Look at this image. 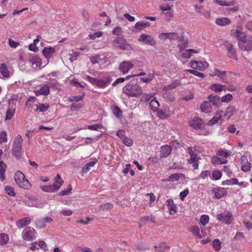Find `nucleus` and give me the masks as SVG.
Returning <instances> with one entry per match:
<instances>
[{"label":"nucleus","mask_w":252,"mask_h":252,"mask_svg":"<svg viewBox=\"0 0 252 252\" xmlns=\"http://www.w3.org/2000/svg\"><path fill=\"white\" fill-rule=\"evenodd\" d=\"M230 35L237 39L238 46L241 50L248 52L252 50V36L246 34L239 29L232 30Z\"/></svg>","instance_id":"f257e3e1"},{"label":"nucleus","mask_w":252,"mask_h":252,"mask_svg":"<svg viewBox=\"0 0 252 252\" xmlns=\"http://www.w3.org/2000/svg\"><path fill=\"white\" fill-rule=\"evenodd\" d=\"M123 92L129 96L136 97L142 94V90L136 83H129L124 87Z\"/></svg>","instance_id":"f03ea898"},{"label":"nucleus","mask_w":252,"mask_h":252,"mask_svg":"<svg viewBox=\"0 0 252 252\" xmlns=\"http://www.w3.org/2000/svg\"><path fill=\"white\" fill-rule=\"evenodd\" d=\"M84 79L88 80L93 85H96L98 87L101 88H105L108 86L111 82L110 77L107 74L104 75L102 78H100L99 79L90 77L89 75H86Z\"/></svg>","instance_id":"7ed1b4c3"},{"label":"nucleus","mask_w":252,"mask_h":252,"mask_svg":"<svg viewBox=\"0 0 252 252\" xmlns=\"http://www.w3.org/2000/svg\"><path fill=\"white\" fill-rule=\"evenodd\" d=\"M23 138L21 135H18L13 142L12 153L16 158H20L21 156L22 144Z\"/></svg>","instance_id":"20e7f679"},{"label":"nucleus","mask_w":252,"mask_h":252,"mask_svg":"<svg viewBox=\"0 0 252 252\" xmlns=\"http://www.w3.org/2000/svg\"><path fill=\"white\" fill-rule=\"evenodd\" d=\"M14 179L18 185L21 188L29 189L31 185L26 179L24 174L20 171H17L14 175Z\"/></svg>","instance_id":"39448f33"},{"label":"nucleus","mask_w":252,"mask_h":252,"mask_svg":"<svg viewBox=\"0 0 252 252\" xmlns=\"http://www.w3.org/2000/svg\"><path fill=\"white\" fill-rule=\"evenodd\" d=\"M218 98L217 95H209L208 97V101H204L200 105L202 111L205 113L211 112L212 110V104L216 105L215 100Z\"/></svg>","instance_id":"423d86ee"},{"label":"nucleus","mask_w":252,"mask_h":252,"mask_svg":"<svg viewBox=\"0 0 252 252\" xmlns=\"http://www.w3.org/2000/svg\"><path fill=\"white\" fill-rule=\"evenodd\" d=\"M22 237L24 240L31 241L37 238V234L34 229L31 227H27L23 230Z\"/></svg>","instance_id":"0eeeda50"},{"label":"nucleus","mask_w":252,"mask_h":252,"mask_svg":"<svg viewBox=\"0 0 252 252\" xmlns=\"http://www.w3.org/2000/svg\"><path fill=\"white\" fill-rule=\"evenodd\" d=\"M138 41L144 45L154 46L157 42L155 38L151 35L146 33H143L140 35L138 38Z\"/></svg>","instance_id":"6e6552de"},{"label":"nucleus","mask_w":252,"mask_h":252,"mask_svg":"<svg viewBox=\"0 0 252 252\" xmlns=\"http://www.w3.org/2000/svg\"><path fill=\"white\" fill-rule=\"evenodd\" d=\"M27 63L34 70H39L41 65V59L37 55H31L29 57Z\"/></svg>","instance_id":"1a4fd4ad"},{"label":"nucleus","mask_w":252,"mask_h":252,"mask_svg":"<svg viewBox=\"0 0 252 252\" xmlns=\"http://www.w3.org/2000/svg\"><path fill=\"white\" fill-rule=\"evenodd\" d=\"M217 219L226 224H230L233 220L232 214L230 212L225 211L221 214H218Z\"/></svg>","instance_id":"9d476101"},{"label":"nucleus","mask_w":252,"mask_h":252,"mask_svg":"<svg viewBox=\"0 0 252 252\" xmlns=\"http://www.w3.org/2000/svg\"><path fill=\"white\" fill-rule=\"evenodd\" d=\"M190 66L193 69L203 71L209 66V63L205 61H193L190 62Z\"/></svg>","instance_id":"9b49d317"},{"label":"nucleus","mask_w":252,"mask_h":252,"mask_svg":"<svg viewBox=\"0 0 252 252\" xmlns=\"http://www.w3.org/2000/svg\"><path fill=\"white\" fill-rule=\"evenodd\" d=\"M134 64L129 61H126L122 62L119 66V70L120 72L123 74L127 73L130 69L133 67Z\"/></svg>","instance_id":"f8f14e48"},{"label":"nucleus","mask_w":252,"mask_h":252,"mask_svg":"<svg viewBox=\"0 0 252 252\" xmlns=\"http://www.w3.org/2000/svg\"><path fill=\"white\" fill-rule=\"evenodd\" d=\"M189 125L190 127L196 130L203 128L205 126L203 121L198 117L195 118L190 121Z\"/></svg>","instance_id":"ddd939ff"},{"label":"nucleus","mask_w":252,"mask_h":252,"mask_svg":"<svg viewBox=\"0 0 252 252\" xmlns=\"http://www.w3.org/2000/svg\"><path fill=\"white\" fill-rule=\"evenodd\" d=\"M90 61L93 64H103L106 63L107 59L103 54H99L91 57Z\"/></svg>","instance_id":"4468645a"},{"label":"nucleus","mask_w":252,"mask_h":252,"mask_svg":"<svg viewBox=\"0 0 252 252\" xmlns=\"http://www.w3.org/2000/svg\"><path fill=\"white\" fill-rule=\"evenodd\" d=\"M9 108H8L6 110L5 120H10L15 113L16 104L14 103L13 99L9 100Z\"/></svg>","instance_id":"2eb2a0df"},{"label":"nucleus","mask_w":252,"mask_h":252,"mask_svg":"<svg viewBox=\"0 0 252 252\" xmlns=\"http://www.w3.org/2000/svg\"><path fill=\"white\" fill-rule=\"evenodd\" d=\"M158 37L159 39L162 40L166 39L175 40L178 39L179 35L176 32H164L159 34Z\"/></svg>","instance_id":"dca6fc26"},{"label":"nucleus","mask_w":252,"mask_h":252,"mask_svg":"<svg viewBox=\"0 0 252 252\" xmlns=\"http://www.w3.org/2000/svg\"><path fill=\"white\" fill-rule=\"evenodd\" d=\"M158 116L162 119H166L171 115V111L169 107L167 105L165 106L163 109H159L158 111Z\"/></svg>","instance_id":"f3484780"},{"label":"nucleus","mask_w":252,"mask_h":252,"mask_svg":"<svg viewBox=\"0 0 252 252\" xmlns=\"http://www.w3.org/2000/svg\"><path fill=\"white\" fill-rule=\"evenodd\" d=\"M38 104V99L34 96H30L26 102V105L30 109H33L37 107Z\"/></svg>","instance_id":"a211bd4d"},{"label":"nucleus","mask_w":252,"mask_h":252,"mask_svg":"<svg viewBox=\"0 0 252 252\" xmlns=\"http://www.w3.org/2000/svg\"><path fill=\"white\" fill-rule=\"evenodd\" d=\"M212 192L214 193L215 197L216 198H220L226 194L225 189L220 187L213 189Z\"/></svg>","instance_id":"6ab92c4d"},{"label":"nucleus","mask_w":252,"mask_h":252,"mask_svg":"<svg viewBox=\"0 0 252 252\" xmlns=\"http://www.w3.org/2000/svg\"><path fill=\"white\" fill-rule=\"evenodd\" d=\"M49 93V87L47 84H44L41 88L34 91L35 94L37 96L40 95H47Z\"/></svg>","instance_id":"aec40b11"},{"label":"nucleus","mask_w":252,"mask_h":252,"mask_svg":"<svg viewBox=\"0 0 252 252\" xmlns=\"http://www.w3.org/2000/svg\"><path fill=\"white\" fill-rule=\"evenodd\" d=\"M44 56L47 59H50L53 57L55 53V48L52 47H44L42 50Z\"/></svg>","instance_id":"412c9836"},{"label":"nucleus","mask_w":252,"mask_h":252,"mask_svg":"<svg viewBox=\"0 0 252 252\" xmlns=\"http://www.w3.org/2000/svg\"><path fill=\"white\" fill-rule=\"evenodd\" d=\"M167 208L169 210V213L171 215H174L177 212V207L175 204L174 203L173 199H169L166 201Z\"/></svg>","instance_id":"4be33fe9"},{"label":"nucleus","mask_w":252,"mask_h":252,"mask_svg":"<svg viewBox=\"0 0 252 252\" xmlns=\"http://www.w3.org/2000/svg\"><path fill=\"white\" fill-rule=\"evenodd\" d=\"M215 23L217 25L223 27L230 25L231 23V20L226 17H221L217 18Z\"/></svg>","instance_id":"5701e85b"},{"label":"nucleus","mask_w":252,"mask_h":252,"mask_svg":"<svg viewBox=\"0 0 252 252\" xmlns=\"http://www.w3.org/2000/svg\"><path fill=\"white\" fill-rule=\"evenodd\" d=\"M181 85V82L179 80H176L172 82L171 84L167 86H164L162 88L163 91H169L170 90L175 89L177 87Z\"/></svg>","instance_id":"b1692460"},{"label":"nucleus","mask_w":252,"mask_h":252,"mask_svg":"<svg viewBox=\"0 0 252 252\" xmlns=\"http://www.w3.org/2000/svg\"><path fill=\"white\" fill-rule=\"evenodd\" d=\"M0 72L4 78H9L10 76L11 72L8 67L4 63L0 64Z\"/></svg>","instance_id":"393cba45"},{"label":"nucleus","mask_w":252,"mask_h":252,"mask_svg":"<svg viewBox=\"0 0 252 252\" xmlns=\"http://www.w3.org/2000/svg\"><path fill=\"white\" fill-rule=\"evenodd\" d=\"M241 161L243 164L241 169L245 172L250 170L251 168V164L247 161V158L246 156H243L241 157Z\"/></svg>","instance_id":"a878e982"},{"label":"nucleus","mask_w":252,"mask_h":252,"mask_svg":"<svg viewBox=\"0 0 252 252\" xmlns=\"http://www.w3.org/2000/svg\"><path fill=\"white\" fill-rule=\"evenodd\" d=\"M31 219L29 217H25L16 221V225L19 228H22L24 226L29 224Z\"/></svg>","instance_id":"bb28decb"},{"label":"nucleus","mask_w":252,"mask_h":252,"mask_svg":"<svg viewBox=\"0 0 252 252\" xmlns=\"http://www.w3.org/2000/svg\"><path fill=\"white\" fill-rule=\"evenodd\" d=\"M171 147L168 145L162 146L160 153V158L167 157L171 152Z\"/></svg>","instance_id":"cd10ccee"},{"label":"nucleus","mask_w":252,"mask_h":252,"mask_svg":"<svg viewBox=\"0 0 252 252\" xmlns=\"http://www.w3.org/2000/svg\"><path fill=\"white\" fill-rule=\"evenodd\" d=\"M115 42L117 44V47L121 49H126L128 46L126 40L122 37H117L115 39Z\"/></svg>","instance_id":"c85d7f7f"},{"label":"nucleus","mask_w":252,"mask_h":252,"mask_svg":"<svg viewBox=\"0 0 252 252\" xmlns=\"http://www.w3.org/2000/svg\"><path fill=\"white\" fill-rule=\"evenodd\" d=\"M63 180L61 178V176L58 174L55 179V182L52 185L55 191L58 190L63 185Z\"/></svg>","instance_id":"c756f323"},{"label":"nucleus","mask_w":252,"mask_h":252,"mask_svg":"<svg viewBox=\"0 0 252 252\" xmlns=\"http://www.w3.org/2000/svg\"><path fill=\"white\" fill-rule=\"evenodd\" d=\"M199 159L200 158L198 156L191 157L188 159V162L192 164V166L194 169H197L198 168V161Z\"/></svg>","instance_id":"7c9ffc66"},{"label":"nucleus","mask_w":252,"mask_h":252,"mask_svg":"<svg viewBox=\"0 0 252 252\" xmlns=\"http://www.w3.org/2000/svg\"><path fill=\"white\" fill-rule=\"evenodd\" d=\"M162 94L163 98L168 101H173L175 100L174 93L170 91H163L162 90Z\"/></svg>","instance_id":"2f4dec72"},{"label":"nucleus","mask_w":252,"mask_h":252,"mask_svg":"<svg viewBox=\"0 0 252 252\" xmlns=\"http://www.w3.org/2000/svg\"><path fill=\"white\" fill-rule=\"evenodd\" d=\"M199 50L195 49L186 50L182 53V57L185 59H189L193 54L198 53Z\"/></svg>","instance_id":"473e14b6"},{"label":"nucleus","mask_w":252,"mask_h":252,"mask_svg":"<svg viewBox=\"0 0 252 252\" xmlns=\"http://www.w3.org/2000/svg\"><path fill=\"white\" fill-rule=\"evenodd\" d=\"M228 55L230 58L237 60V56L233 45L231 44H228L227 46Z\"/></svg>","instance_id":"72a5a7b5"},{"label":"nucleus","mask_w":252,"mask_h":252,"mask_svg":"<svg viewBox=\"0 0 252 252\" xmlns=\"http://www.w3.org/2000/svg\"><path fill=\"white\" fill-rule=\"evenodd\" d=\"M213 2L221 6H231L234 5L236 3L234 0L229 1L221 0H213Z\"/></svg>","instance_id":"f704fd0d"},{"label":"nucleus","mask_w":252,"mask_h":252,"mask_svg":"<svg viewBox=\"0 0 252 252\" xmlns=\"http://www.w3.org/2000/svg\"><path fill=\"white\" fill-rule=\"evenodd\" d=\"M224 87L225 86L216 83L213 84L212 85H211V86L210 87V89L212 91H214L216 93H219L223 91L224 90Z\"/></svg>","instance_id":"c9c22d12"},{"label":"nucleus","mask_w":252,"mask_h":252,"mask_svg":"<svg viewBox=\"0 0 252 252\" xmlns=\"http://www.w3.org/2000/svg\"><path fill=\"white\" fill-rule=\"evenodd\" d=\"M150 24L151 23L149 22H138L135 24L134 28L137 29L139 31H141L146 27L150 26Z\"/></svg>","instance_id":"e433bc0d"},{"label":"nucleus","mask_w":252,"mask_h":252,"mask_svg":"<svg viewBox=\"0 0 252 252\" xmlns=\"http://www.w3.org/2000/svg\"><path fill=\"white\" fill-rule=\"evenodd\" d=\"M6 168V164L2 161H0V180L3 181L5 179V172Z\"/></svg>","instance_id":"4c0bfd02"},{"label":"nucleus","mask_w":252,"mask_h":252,"mask_svg":"<svg viewBox=\"0 0 252 252\" xmlns=\"http://www.w3.org/2000/svg\"><path fill=\"white\" fill-rule=\"evenodd\" d=\"M211 161L212 163L215 164H224L227 162V160L225 159H222L218 156L213 157L211 158Z\"/></svg>","instance_id":"58836bf2"},{"label":"nucleus","mask_w":252,"mask_h":252,"mask_svg":"<svg viewBox=\"0 0 252 252\" xmlns=\"http://www.w3.org/2000/svg\"><path fill=\"white\" fill-rule=\"evenodd\" d=\"M238 184V180L236 178H232L229 180L223 181L221 183L222 186H231Z\"/></svg>","instance_id":"ea45409f"},{"label":"nucleus","mask_w":252,"mask_h":252,"mask_svg":"<svg viewBox=\"0 0 252 252\" xmlns=\"http://www.w3.org/2000/svg\"><path fill=\"white\" fill-rule=\"evenodd\" d=\"M190 232L197 238H201L202 236L200 234L199 228L197 226H193L190 228Z\"/></svg>","instance_id":"a19ab883"},{"label":"nucleus","mask_w":252,"mask_h":252,"mask_svg":"<svg viewBox=\"0 0 252 252\" xmlns=\"http://www.w3.org/2000/svg\"><path fill=\"white\" fill-rule=\"evenodd\" d=\"M235 111V108L233 106L227 107L225 111L224 115L229 119L234 114Z\"/></svg>","instance_id":"79ce46f5"},{"label":"nucleus","mask_w":252,"mask_h":252,"mask_svg":"<svg viewBox=\"0 0 252 252\" xmlns=\"http://www.w3.org/2000/svg\"><path fill=\"white\" fill-rule=\"evenodd\" d=\"M49 108V105H45L42 103L38 104L36 108L34 109V111L36 112H44Z\"/></svg>","instance_id":"37998d69"},{"label":"nucleus","mask_w":252,"mask_h":252,"mask_svg":"<svg viewBox=\"0 0 252 252\" xmlns=\"http://www.w3.org/2000/svg\"><path fill=\"white\" fill-rule=\"evenodd\" d=\"M230 155L231 152L230 151L223 149L219 150L217 153L218 156L222 157L225 158H228Z\"/></svg>","instance_id":"c03bdc74"},{"label":"nucleus","mask_w":252,"mask_h":252,"mask_svg":"<svg viewBox=\"0 0 252 252\" xmlns=\"http://www.w3.org/2000/svg\"><path fill=\"white\" fill-rule=\"evenodd\" d=\"M222 176L221 172L218 170H215L212 172V175L211 177V179L213 180H220Z\"/></svg>","instance_id":"a18cd8bd"},{"label":"nucleus","mask_w":252,"mask_h":252,"mask_svg":"<svg viewBox=\"0 0 252 252\" xmlns=\"http://www.w3.org/2000/svg\"><path fill=\"white\" fill-rule=\"evenodd\" d=\"M150 106L151 109L154 111H156L159 106V102L155 98H154L151 100L150 102Z\"/></svg>","instance_id":"49530a36"},{"label":"nucleus","mask_w":252,"mask_h":252,"mask_svg":"<svg viewBox=\"0 0 252 252\" xmlns=\"http://www.w3.org/2000/svg\"><path fill=\"white\" fill-rule=\"evenodd\" d=\"M212 246L215 251L218 252L221 249V242L218 239H215L212 242Z\"/></svg>","instance_id":"de8ad7c7"},{"label":"nucleus","mask_w":252,"mask_h":252,"mask_svg":"<svg viewBox=\"0 0 252 252\" xmlns=\"http://www.w3.org/2000/svg\"><path fill=\"white\" fill-rule=\"evenodd\" d=\"M9 240L8 235L5 233L0 234V245L5 244Z\"/></svg>","instance_id":"09e8293b"},{"label":"nucleus","mask_w":252,"mask_h":252,"mask_svg":"<svg viewBox=\"0 0 252 252\" xmlns=\"http://www.w3.org/2000/svg\"><path fill=\"white\" fill-rule=\"evenodd\" d=\"M95 164V162L94 161H91L88 163H87L83 167L82 169V171L83 172L87 173L91 169V168L94 166Z\"/></svg>","instance_id":"8fccbe9b"},{"label":"nucleus","mask_w":252,"mask_h":252,"mask_svg":"<svg viewBox=\"0 0 252 252\" xmlns=\"http://www.w3.org/2000/svg\"><path fill=\"white\" fill-rule=\"evenodd\" d=\"M7 141V134L5 131H1L0 133V144L6 143Z\"/></svg>","instance_id":"3c124183"},{"label":"nucleus","mask_w":252,"mask_h":252,"mask_svg":"<svg viewBox=\"0 0 252 252\" xmlns=\"http://www.w3.org/2000/svg\"><path fill=\"white\" fill-rule=\"evenodd\" d=\"M154 73H149L147 77H142L140 80L144 83H149L154 79Z\"/></svg>","instance_id":"603ef678"},{"label":"nucleus","mask_w":252,"mask_h":252,"mask_svg":"<svg viewBox=\"0 0 252 252\" xmlns=\"http://www.w3.org/2000/svg\"><path fill=\"white\" fill-rule=\"evenodd\" d=\"M233 99V96L230 94H228L221 98V101L222 102L228 103L232 100Z\"/></svg>","instance_id":"864d4df0"},{"label":"nucleus","mask_w":252,"mask_h":252,"mask_svg":"<svg viewBox=\"0 0 252 252\" xmlns=\"http://www.w3.org/2000/svg\"><path fill=\"white\" fill-rule=\"evenodd\" d=\"M180 176V174H172L167 179H166L165 181L171 182L176 181L179 179Z\"/></svg>","instance_id":"5fc2aeb1"},{"label":"nucleus","mask_w":252,"mask_h":252,"mask_svg":"<svg viewBox=\"0 0 252 252\" xmlns=\"http://www.w3.org/2000/svg\"><path fill=\"white\" fill-rule=\"evenodd\" d=\"M40 189L43 191L47 192H54L55 191L52 185L41 186Z\"/></svg>","instance_id":"6e6d98bb"},{"label":"nucleus","mask_w":252,"mask_h":252,"mask_svg":"<svg viewBox=\"0 0 252 252\" xmlns=\"http://www.w3.org/2000/svg\"><path fill=\"white\" fill-rule=\"evenodd\" d=\"M35 224L36 227L39 228H44L46 225L45 221L44 220L43 218L36 220Z\"/></svg>","instance_id":"4d7b16f0"},{"label":"nucleus","mask_w":252,"mask_h":252,"mask_svg":"<svg viewBox=\"0 0 252 252\" xmlns=\"http://www.w3.org/2000/svg\"><path fill=\"white\" fill-rule=\"evenodd\" d=\"M209 220V217L208 215H202L200 220V223L203 225L207 224Z\"/></svg>","instance_id":"13d9d810"},{"label":"nucleus","mask_w":252,"mask_h":252,"mask_svg":"<svg viewBox=\"0 0 252 252\" xmlns=\"http://www.w3.org/2000/svg\"><path fill=\"white\" fill-rule=\"evenodd\" d=\"M187 71L189 72L190 73L194 74L196 76L200 77V78H204L205 77V75L203 73H201L198 71H196L194 69H189L187 70Z\"/></svg>","instance_id":"bf43d9fd"},{"label":"nucleus","mask_w":252,"mask_h":252,"mask_svg":"<svg viewBox=\"0 0 252 252\" xmlns=\"http://www.w3.org/2000/svg\"><path fill=\"white\" fill-rule=\"evenodd\" d=\"M196 148L197 147L195 146L194 147H189L188 148V151L190 155V157L197 156V155L195 153V152L196 151Z\"/></svg>","instance_id":"052dcab7"},{"label":"nucleus","mask_w":252,"mask_h":252,"mask_svg":"<svg viewBox=\"0 0 252 252\" xmlns=\"http://www.w3.org/2000/svg\"><path fill=\"white\" fill-rule=\"evenodd\" d=\"M102 35V32H95L90 33L89 34V37L90 39H94L96 38L100 37Z\"/></svg>","instance_id":"680f3d73"},{"label":"nucleus","mask_w":252,"mask_h":252,"mask_svg":"<svg viewBox=\"0 0 252 252\" xmlns=\"http://www.w3.org/2000/svg\"><path fill=\"white\" fill-rule=\"evenodd\" d=\"M83 106V103L82 102L79 103H73L70 106V109L71 110H74L75 109H78L81 108Z\"/></svg>","instance_id":"e2e57ef3"},{"label":"nucleus","mask_w":252,"mask_h":252,"mask_svg":"<svg viewBox=\"0 0 252 252\" xmlns=\"http://www.w3.org/2000/svg\"><path fill=\"white\" fill-rule=\"evenodd\" d=\"M210 174L211 173L210 171L203 170L201 172L199 177L202 179H205L210 175Z\"/></svg>","instance_id":"0e129e2a"},{"label":"nucleus","mask_w":252,"mask_h":252,"mask_svg":"<svg viewBox=\"0 0 252 252\" xmlns=\"http://www.w3.org/2000/svg\"><path fill=\"white\" fill-rule=\"evenodd\" d=\"M114 115L117 118H120L122 115V112L118 106H115L113 109Z\"/></svg>","instance_id":"69168bd1"},{"label":"nucleus","mask_w":252,"mask_h":252,"mask_svg":"<svg viewBox=\"0 0 252 252\" xmlns=\"http://www.w3.org/2000/svg\"><path fill=\"white\" fill-rule=\"evenodd\" d=\"M83 97H84L83 95L73 96L69 98V100L71 102H72L73 101L79 102L81 100H83Z\"/></svg>","instance_id":"338daca9"},{"label":"nucleus","mask_w":252,"mask_h":252,"mask_svg":"<svg viewBox=\"0 0 252 252\" xmlns=\"http://www.w3.org/2000/svg\"><path fill=\"white\" fill-rule=\"evenodd\" d=\"M123 142L125 145L127 146H131L133 144L132 140L128 137H124Z\"/></svg>","instance_id":"774afa93"}]
</instances>
